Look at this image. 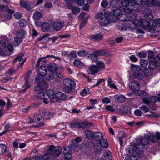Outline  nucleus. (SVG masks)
Wrapping results in <instances>:
<instances>
[{
    "label": "nucleus",
    "instance_id": "09e8293b",
    "mask_svg": "<svg viewBox=\"0 0 160 160\" xmlns=\"http://www.w3.org/2000/svg\"><path fill=\"white\" fill-rule=\"evenodd\" d=\"M49 57L52 58L54 59H58L59 61H60L61 60L60 58H59L58 57H56L52 55H48L46 57H42L40 58H39V59H40V61H41V60L45 59Z\"/></svg>",
    "mask_w": 160,
    "mask_h": 160
},
{
    "label": "nucleus",
    "instance_id": "49530a36",
    "mask_svg": "<svg viewBox=\"0 0 160 160\" xmlns=\"http://www.w3.org/2000/svg\"><path fill=\"white\" fill-rule=\"evenodd\" d=\"M140 64L142 68H145L147 66L148 62L147 60L142 59L140 60Z\"/></svg>",
    "mask_w": 160,
    "mask_h": 160
},
{
    "label": "nucleus",
    "instance_id": "b1692460",
    "mask_svg": "<svg viewBox=\"0 0 160 160\" xmlns=\"http://www.w3.org/2000/svg\"><path fill=\"white\" fill-rule=\"evenodd\" d=\"M39 72L40 73V74H42V75L46 76L45 77L46 79L47 77H48V75H50V73L49 72V73L48 74H46L47 71V68L45 67V66H41L40 68L39 69Z\"/></svg>",
    "mask_w": 160,
    "mask_h": 160
},
{
    "label": "nucleus",
    "instance_id": "4be33fe9",
    "mask_svg": "<svg viewBox=\"0 0 160 160\" xmlns=\"http://www.w3.org/2000/svg\"><path fill=\"white\" fill-rule=\"evenodd\" d=\"M95 65L99 71L101 70L102 69H104L105 68V63L101 61L98 60L97 61Z\"/></svg>",
    "mask_w": 160,
    "mask_h": 160
},
{
    "label": "nucleus",
    "instance_id": "f704fd0d",
    "mask_svg": "<svg viewBox=\"0 0 160 160\" xmlns=\"http://www.w3.org/2000/svg\"><path fill=\"white\" fill-rule=\"evenodd\" d=\"M90 93V91L88 87H86L82 91L80 94L82 96H86Z\"/></svg>",
    "mask_w": 160,
    "mask_h": 160
},
{
    "label": "nucleus",
    "instance_id": "f8f14e48",
    "mask_svg": "<svg viewBox=\"0 0 160 160\" xmlns=\"http://www.w3.org/2000/svg\"><path fill=\"white\" fill-rule=\"evenodd\" d=\"M48 147H51V148L50 151L51 156L57 157L61 154L62 150L61 148L58 149L53 145L49 146Z\"/></svg>",
    "mask_w": 160,
    "mask_h": 160
},
{
    "label": "nucleus",
    "instance_id": "e2e57ef3",
    "mask_svg": "<svg viewBox=\"0 0 160 160\" xmlns=\"http://www.w3.org/2000/svg\"><path fill=\"white\" fill-rule=\"evenodd\" d=\"M87 52L84 50H81L78 52V56L84 57L86 55Z\"/></svg>",
    "mask_w": 160,
    "mask_h": 160
},
{
    "label": "nucleus",
    "instance_id": "0eeeda50",
    "mask_svg": "<svg viewBox=\"0 0 160 160\" xmlns=\"http://www.w3.org/2000/svg\"><path fill=\"white\" fill-rule=\"evenodd\" d=\"M105 51H97L93 52V53L90 54L88 56V58L91 60L93 62H96L98 59L99 56H103L106 54Z\"/></svg>",
    "mask_w": 160,
    "mask_h": 160
},
{
    "label": "nucleus",
    "instance_id": "13d9d810",
    "mask_svg": "<svg viewBox=\"0 0 160 160\" xmlns=\"http://www.w3.org/2000/svg\"><path fill=\"white\" fill-rule=\"evenodd\" d=\"M142 136H139L137 137L136 138V142L137 143L135 144V145L137 144L138 145H142Z\"/></svg>",
    "mask_w": 160,
    "mask_h": 160
},
{
    "label": "nucleus",
    "instance_id": "58836bf2",
    "mask_svg": "<svg viewBox=\"0 0 160 160\" xmlns=\"http://www.w3.org/2000/svg\"><path fill=\"white\" fill-rule=\"evenodd\" d=\"M70 127L72 128H80L79 122L75 121L72 122L70 124Z\"/></svg>",
    "mask_w": 160,
    "mask_h": 160
},
{
    "label": "nucleus",
    "instance_id": "052dcab7",
    "mask_svg": "<svg viewBox=\"0 0 160 160\" xmlns=\"http://www.w3.org/2000/svg\"><path fill=\"white\" fill-rule=\"evenodd\" d=\"M150 22L152 23V24L151 25L152 28H153V27H156L158 25V19L157 20H150Z\"/></svg>",
    "mask_w": 160,
    "mask_h": 160
},
{
    "label": "nucleus",
    "instance_id": "4c0bfd02",
    "mask_svg": "<svg viewBox=\"0 0 160 160\" xmlns=\"http://www.w3.org/2000/svg\"><path fill=\"white\" fill-rule=\"evenodd\" d=\"M131 68L132 70L134 71V73L139 72L141 70V68L139 66L135 65H131Z\"/></svg>",
    "mask_w": 160,
    "mask_h": 160
},
{
    "label": "nucleus",
    "instance_id": "412c9836",
    "mask_svg": "<svg viewBox=\"0 0 160 160\" xmlns=\"http://www.w3.org/2000/svg\"><path fill=\"white\" fill-rule=\"evenodd\" d=\"M90 38L94 41H98L102 39L103 36L100 34H96L90 35Z\"/></svg>",
    "mask_w": 160,
    "mask_h": 160
},
{
    "label": "nucleus",
    "instance_id": "a18cd8bd",
    "mask_svg": "<svg viewBox=\"0 0 160 160\" xmlns=\"http://www.w3.org/2000/svg\"><path fill=\"white\" fill-rule=\"evenodd\" d=\"M31 73L32 71L30 70H29L27 72L25 75V81H31L30 78Z\"/></svg>",
    "mask_w": 160,
    "mask_h": 160
},
{
    "label": "nucleus",
    "instance_id": "864d4df0",
    "mask_svg": "<svg viewBox=\"0 0 160 160\" xmlns=\"http://www.w3.org/2000/svg\"><path fill=\"white\" fill-rule=\"evenodd\" d=\"M45 96V93L43 91L39 92L37 94V98L38 99H42Z\"/></svg>",
    "mask_w": 160,
    "mask_h": 160
},
{
    "label": "nucleus",
    "instance_id": "338daca9",
    "mask_svg": "<svg viewBox=\"0 0 160 160\" xmlns=\"http://www.w3.org/2000/svg\"><path fill=\"white\" fill-rule=\"evenodd\" d=\"M140 108L142 110L145 112H148L149 111V108L145 105H142L140 107Z\"/></svg>",
    "mask_w": 160,
    "mask_h": 160
},
{
    "label": "nucleus",
    "instance_id": "de8ad7c7",
    "mask_svg": "<svg viewBox=\"0 0 160 160\" xmlns=\"http://www.w3.org/2000/svg\"><path fill=\"white\" fill-rule=\"evenodd\" d=\"M137 55L141 58H146L147 55V53L145 52L142 51L137 53Z\"/></svg>",
    "mask_w": 160,
    "mask_h": 160
},
{
    "label": "nucleus",
    "instance_id": "1a4fd4ad",
    "mask_svg": "<svg viewBox=\"0 0 160 160\" xmlns=\"http://www.w3.org/2000/svg\"><path fill=\"white\" fill-rule=\"evenodd\" d=\"M35 123L37 124V127H40L44 125V118L39 114H37L34 117Z\"/></svg>",
    "mask_w": 160,
    "mask_h": 160
},
{
    "label": "nucleus",
    "instance_id": "6e6552de",
    "mask_svg": "<svg viewBox=\"0 0 160 160\" xmlns=\"http://www.w3.org/2000/svg\"><path fill=\"white\" fill-rule=\"evenodd\" d=\"M135 94L137 96L141 95L143 99V102L147 105L149 104V102L148 100V95L144 91L139 90L135 92Z\"/></svg>",
    "mask_w": 160,
    "mask_h": 160
},
{
    "label": "nucleus",
    "instance_id": "c756f323",
    "mask_svg": "<svg viewBox=\"0 0 160 160\" xmlns=\"http://www.w3.org/2000/svg\"><path fill=\"white\" fill-rule=\"evenodd\" d=\"M132 2L133 0H124L121 1V4L123 6L126 7L132 4Z\"/></svg>",
    "mask_w": 160,
    "mask_h": 160
},
{
    "label": "nucleus",
    "instance_id": "7c9ffc66",
    "mask_svg": "<svg viewBox=\"0 0 160 160\" xmlns=\"http://www.w3.org/2000/svg\"><path fill=\"white\" fill-rule=\"evenodd\" d=\"M85 136L88 139H91L94 137V133L91 131L87 130L85 132Z\"/></svg>",
    "mask_w": 160,
    "mask_h": 160
},
{
    "label": "nucleus",
    "instance_id": "c85d7f7f",
    "mask_svg": "<svg viewBox=\"0 0 160 160\" xmlns=\"http://www.w3.org/2000/svg\"><path fill=\"white\" fill-rule=\"evenodd\" d=\"M42 14L38 11L35 12L33 14V17L34 20H38L42 17Z\"/></svg>",
    "mask_w": 160,
    "mask_h": 160
},
{
    "label": "nucleus",
    "instance_id": "dca6fc26",
    "mask_svg": "<svg viewBox=\"0 0 160 160\" xmlns=\"http://www.w3.org/2000/svg\"><path fill=\"white\" fill-rule=\"evenodd\" d=\"M46 93L47 95L49 97L50 101L52 103L54 102L53 100L56 99V94L55 92L52 90L48 89L46 91Z\"/></svg>",
    "mask_w": 160,
    "mask_h": 160
},
{
    "label": "nucleus",
    "instance_id": "ddd939ff",
    "mask_svg": "<svg viewBox=\"0 0 160 160\" xmlns=\"http://www.w3.org/2000/svg\"><path fill=\"white\" fill-rule=\"evenodd\" d=\"M67 98V96L65 94L58 92L56 93V99H54L53 101L55 103L59 102L61 101V100H64L66 99Z\"/></svg>",
    "mask_w": 160,
    "mask_h": 160
},
{
    "label": "nucleus",
    "instance_id": "f3484780",
    "mask_svg": "<svg viewBox=\"0 0 160 160\" xmlns=\"http://www.w3.org/2000/svg\"><path fill=\"white\" fill-rule=\"evenodd\" d=\"M110 21L108 17H105L104 15V17L101 18L99 21V24L100 26H105L108 24Z\"/></svg>",
    "mask_w": 160,
    "mask_h": 160
},
{
    "label": "nucleus",
    "instance_id": "f257e3e1",
    "mask_svg": "<svg viewBox=\"0 0 160 160\" xmlns=\"http://www.w3.org/2000/svg\"><path fill=\"white\" fill-rule=\"evenodd\" d=\"M132 21L126 22V26L130 29H134L138 27H141L144 30L148 29L151 33H154V29L152 28L150 25V20L149 21L146 19H142L140 21L138 19L136 15L132 16Z\"/></svg>",
    "mask_w": 160,
    "mask_h": 160
},
{
    "label": "nucleus",
    "instance_id": "a211bd4d",
    "mask_svg": "<svg viewBox=\"0 0 160 160\" xmlns=\"http://www.w3.org/2000/svg\"><path fill=\"white\" fill-rule=\"evenodd\" d=\"M82 138L81 137H78L75 138L74 140L72 141L71 144V148L74 149L77 148L78 146V142H79L82 140Z\"/></svg>",
    "mask_w": 160,
    "mask_h": 160
},
{
    "label": "nucleus",
    "instance_id": "5fc2aeb1",
    "mask_svg": "<svg viewBox=\"0 0 160 160\" xmlns=\"http://www.w3.org/2000/svg\"><path fill=\"white\" fill-rule=\"evenodd\" d=\"M159 95V94H158V97H156L155 96H152L150 98V102L152 103H155L157 101H159L158 99H159L158 95Z\"/></svg>",
    "mask_w": 160,
    "mask_h": 160
},
{
    "label": "nucleus",
    "instance_id": "2eb2a0df",
    "mask_svg": "<svg viewBox=\"0 0 160 160\" xmlns=\"http://www.w3.org/2000/svg\"><path fill=\"white\" fill-rule=\"evenodd\" d=\"M48 147V146L46 147L45 148V151L44 152V155L41 156V159H42L44 160H47L51 158V156L50 152V149L51 148Z\"/></svg>",
    "mask_w": 160,
    "mask_h": 160
},
{
    "label": "nucleus",
    "instance_id": "cd10ccee",
    "mask_svg": "<svg viewBox=\"0 0 160 160\" xmlns=\"http://www.w3.org/2000/svg\"><path fill=\"white\" fill-rule=\"evenodd\" d=\"M41 29L44 32L49 30L50 28L49 24L47 22L43 23L41 25Z\"/></svg>",
    "mask_w": 160,
    "mask_h": 160
},
{
    "label": "nucleus",
    "instance_id": "bb28decb",
    "mask_svg": "<svg viewBox=\"0 0 160 160\" xmlns=\"http://www.w3.org/2000/svg\"><path fill=\"white\" fill-rule=\"evenodd\" d=\"M94 137L95 139L98 141H100L103 139V135L102 133L99 132L94 133Z\"/></svg>",
    "mask_w": 160,
    "mask_h": 160
},
{
    "label": "nucleus",
    "instance_id": "37998d69",
    "mask_svg": "<svg viewBox=\"0 0 160 160\" xmlns=\"http://www.w3.org/2000/svg\"><path fill=\"white\" fill-rule=\"evenodd\" d=\"M6 151V147L4 144H0V154H4Z\"/></svg>",
    "mask_w": 160,
    "mask_h": 160
},
{
    "label": "nucleus",
    "instance_id": "69168bd1",
    "mask_svg": "<svg viewBox=\"0 0 160 160\" xmlns=\"http://www.w3.org/2000/svg\"><path fill=\"white\" fill-rule=\"evenodd\" d=\"M102 102L103 103L107 104L110 102L111 100L108 98L106 97L102 99Z\"/></svg>",
    "mask_w": 160,
    "mask_h": 160
},
{
    "label": "nucleus",
    "instance_id": "a878e982",
    "mask_svg": "<svg viewBox=\"0 0 160 160\" xmlns=\"http://www.w3.org/2000/svg\"><path fill=\"white\" fill-rule=\"evenodd\" d=\"M31 81H25V83L22 86V91L24 92L28 88H30L31 87L30 84Z\"/></svg>",
    "mask_w": 160,
    "mask_h": 160
},
{
    "label": "nucleus",
    "instance_id": "72a5a7b5",
    "mask_svg": "<svg viewBox=\"0 0 160 160\" xmlns=\"http://www.w3.org/2000/svg\"><path fill=\"white\" fill-rule=\"evenodd\" d=\"M106 109L111 112L117 111L118 110L117 107L115 105H113L112 106L108 105L106 107Z\"/></svg>",
    "mask_w": 160,
    "mask_h": 160
},
{
    "label": "nucleus",
    "instance_id": "3c124183",
    "mask_svg": "<svg viewBox=\"0 0 160 160\" xmlns=\"http://www.w3.org/2000/svg\"><path fill=\"white\" fill-rule=\"evenodd\" d=\"M72 11L73 14H77L79 12L80 9L78 7H73L72 9Z\"/></svg>",
    "mask_w": 160,
    "mask_h": 160
},
{
    "label": "nucleus",
    "instance_id": "c03bdc74",
    "mask_svg": "<svg viewBox=\"0 0 160 160\" xmlns=\"http://www.w3.org/2000/svg\"><path fill=\"white\" fill-rule=\"evenodd\" d=\"M63 150L62 151L63 153L65 154L68 153H71V148L68 146H65L63 147Z\"/></svg>",
    "mask_w": 160,
    "mask_h": 160
},
{
    "label": "nucleus",
    "instance_id": "6e6d98bb",
    "mask_svg": "<svg viewBox=\"0 0 160 160\" xmlns=\"http://www.w3.org/2000/svg\"><path fill=\"white\" fill-rule=\"evenodd\" d=\"M127 137V135L125 134H123L121 137L119 138V141L120 145L122 146L123 144V140L124 138H125Z\"/></svg>",
    "mask_w": 160,
    "mask_h": 160
},
{
    "label": "nucleus",
    "instance_id": "7ed1b4c3",
    "mask_svg": "<svg viewBox=\"0 0 160 160\" xmlns=\"http://www.w3.org/2000/svg\"><path fill=\"white\" fill-rule=\"evenodd\" d=\"M129 7V8L126 7L123 9V12L125 13L128 14L127 15V18L123 22V24L125 27H121V29L123 31H125L126 29V28H128V26H126V22L128 21H132V16L133 15H136L132 13L133 10H136L135 8H134L132 4H130Z\"/></svg>",
    "mask_w": 160,
    "mask_h": 160
},
{
    "label": "nucleus",
    "instance_id": "aec40b11",
    "mask_svg": "<svg viewBox=\"0 0 160 160\" xmlns=\"http://www.w3.org/2000/svg\"><path fill=\"white\" fill-rule=\"evenodd\" d=\"M114 98L116 101L119 102H123L126 100L125 97L122 94H116L114 96Z\"/></svg>",
    "mask_w": 160,
    "mask_h": 160
},
{
    "label": "nucleus",
    "instance_id": "423d86ee",
    "mask_svg": "<svg viewBox=\"0 0 160 160\" xmlns=\"http://www.w3.org/2000/svg\"><path fill=\"white\" fill-rule=\"evenodd\" d=\"M63 83L66 86L64 88V91L68 93H73L75 92V89L73 88L76 83L72 80L65 79L63 81Z\"/></svg>",
    "mask_w": 160,
    "mask_h": 160
},
{
    "label": "nucleus",
    "instance_id": "20e7f679",
    "mask_svg": "<svg viewBox=\"0 0 160 160\" xmlns=\"http://www.w3.org/2000/svg\"><path fill=\"white\" fill-rule=\"evenodd\" d=\"M10 43V41L7 36H5L2 37L0 41L1 47L3 52H1L2 55L5 54L4 51H8L10 52H12V51L13 47Z\"/></svg>",
    "mask_w": 160,
    "mask_h": 160
},
{
    "label": "nucleus",
    "instance_id": "c9c22d12",
    "mask_svg": "<svg viewBox=\"0 0 160 160\" xmlns=\"http://www.w3.org/2000/svg\"><path fill=\"white\" fill-rule=\"evenodd\" d=\"M112 13L114 16L118 18L122 15V12L120 9H118L113 10Z\"/></svg>",
    "mask_w": 160,
    "mask_h": 160
},
{
    "label": "nucleus",
    "instance_id": "9d476101",
    "mask_svg": "<svg viewBox=\"0 0 160 160\" xmlns=\"http://www.w3.org/2000/svg\"><path fill=\"white\" fill-rule=\"evenodd\" d=\"M46 77V76L38 74L37 75L36 78V81L38 83L44 85L43 88H46L48 86V84L45 82L44 79Z\"/></svg>",
    "mask_w": 160,
    "mask_h": 160
},
{
    "label": "nucleus",
    "instance_id": "680f3d73",
    "mask_svg": "<svg viewBox=\"0 0 160 160\" xmlns=\"http://www.w3.org/2000/svg\"><path fill=\"white\" fill-rule=\"evenodd\" d=\"M24 54H22L18 55L13 60V62L15 63L17 61H18L19 62H20L22 61V58L24 56Z\"/></svg>",
    "mask_w": 160,
    "mask_h": 160
},
{
    "label": "nucleus",
    "instance_id": "393cba45",
    "mask_svg": "<svg viewBox=\"0 0 160 160\" xmlns=\"http://www.w3.org/2000/svg\"><path fill=\"white\" fill-rule=\"evenodd\" d=\"M143 3L142 0H133L132 5L137 10L139 5H141Z\"/></svg>",
    "mask_w": 160,
    "mask_h": 160
},
{
    "label": "nucleus",
    "instance_id": "5701e85b",
    "mask_svg": "<svg viewBox=\"0 0 160 160\" xmlns=\"http://www.w3.org/2000/svg\"><path fill=\"white\" fill-rule=\"evenodd\" d=\"M21 6L25 9L27 11H29L31 9L30 7V3L24 1H21L20 2Z\"/></svg>",
    "mask_w": 160,
    "mask_h": 160
},
{
    "label": "nucleus",
    "instance_id": "ea45409f",
    "mask_svg": "<svg viewBox=\"0 0 160 160\" xmlns=\"http://www.w3.org/2000/svg\"><path fill=\"white\" fill-rule=\"evenodd\" d=\"M89 125H92V124L91 123H89L88 122H79V125L80 126V128H85L88 126Z\"/></svg>",
    "mask_w": 160,
    "mask_h": 160
},
{
    "label": "nucleus",
    "instance_id": "4d7b16f0",
    "mask_svg": "<svg viewBox=\"0 0 160 160\" xmlns=\"http://www.w3.org/2000/svg\"><path fill=\"white\" fill-rule=\"evenodd\" d=\"M43 87L44 85H42V84H40V85H37L35 87L34 90L37 92L38 91H39L40 90L45 89L46 88H43Z\"/></svg>",
    "mask_w": 160,
    "mask_h": 160
},
{
    "label": "nucleus",
    "instance_id": "4468645a",
    "mask_svg": "<svg viewBox=\"0 0 160 160\" xmlns=\"http://www.w3.org/2000/svg\"><path fill=\"white\" fill-rule=\"evenodd\" d=\"M64 25V22L63 21L55 22L52 24V27L55 30L59 31L62 29Z\"/></svg>",
    "mask_w": 160,
    "mask_h": 160
},
{
    "label": "nucleus",
    "instance_id": "8fccbe9b",
    "mask_svg": "<svg viewBox=\"0 0 160 160\" xmlns=\"http://www.w3.org/2000/svg\"><path fill=\"white\" fill-rule=\"evenodd\" d=\"M148 139L152 142H155L157 140L154 133L152 134H150L148 137Z\"/></svg>",
    "mask_w": 160,
    "mask_h": 160
},
{
    "label": "nucleus",
    "instance_id": "603ef678",
    "mask_svg": "<svg viewBox=\"0 0 160 160\" xmlns=\"http://www.w3.org/2000/svg\"><path fill=\"white\" fill-rule=\"evenodd\" d=\"M19 24L20 26L22 27H23L27 24V22L24 19H21L19 21Z\"/></svg>",
    "mask_w": 160,
    "mask_h": 160
},
{
    "label": "nucleus",
    "instance_id": "39448f33",
    "mask_svg": "<svg viewBox=\"0 0 160 160\" xmlns=\"http://www.w3.org/2000/svg\"><path fill=\"white\" fill-rule=\"evenodd\" d=\"M160 66V54H159L157 57L150 60L149 66V68H146L144 71L145 74L149 75L152 72V70H149L148 69H154L157 66Z\"/></svg>",
    "mask_w": 160,
    "mask_h": 160
},
{
    "label": "nucleus",
    "instance_id": "774afa93",
    "mask_svg": "<svg viewBox=\"0 0 160 160\" xmlns=\"http://www.w3.org/2000/svg\"><path fill=\"white\" fill-rule=\"evenodd\" d=\"M142 145L143 146H145L148 143L149 140L148 139V138H147L146 137L144 138L142 137Z\"/></svg>",
    "mask_w": 160,
    "mask_h": 160
},
{
    "label": "nucleus",
    "instance_id": "9b49d317",
    "mask_svg": "<svg viewBox=\"0 0 160 160\" xmlns=\"http://www.w3.org/2000/svg\"><path fill=\"white\" fill-rule=\"evenodd\" d=\"M128 86L130 89L135 92L138 91L140 88V84L138 82L136 81L130 82L128 83Z\"/></svg>",
    "mask_w": 160,
    "mask_h": 160
},
{
    "label": "nucleus",
    "instance_id": "f03ea898",
    "mask_svg": "<svg viewBox=\"0 0 160 160\" xmlns=\"http://www.w3.org/2000/svg\"><path fill=\"white\" fill-rule=\"evenodd\" d=\"M48 72L50 73V75H48V77L47 76L46 78V79L48 80H52L54 78V73H55L56 76L57 78L59 79H62L63 76L62 74L58 72V68L57 65L53 64H50L48 67Z\"/></svg>",
    "mask_w": 160,
    "mask_h": 160
},
{
    "label": "nucleus",
    "instance_id": "bf43d9fd",
    "mask_svg": "<svg viewBox=\"0 0 160 160\" xmlns=\"http://www.w3.org/2000/svg\"><path fill=\"white\" fill-rule=\"evenodd\" d=\"M73 2H76L77 4L79 6L83 5L84 3V0H72Z\"/></svg>",
    "mask_w": 160,
    "mask_h": 160
},
{
    "label": "nucleus",
    "instance_id": "2f4dec72",
    "mask_svg": "<svg viewBox=\"0 0 160 160\" xmlns=\"http://www.w3.org/2000/svg\"><path fill=\"white\" fill-rule=\"evenodd\" d=\"M143 75L141 70L139 72H136L134 73V77L135 78L142 79L143 78Z\"/></svg>",
    "mask_w": 160,
    "mask_h": 160
},
{
    "label": "nucleus",
    "instance_id": "473e14b6",
    "mask_svg": "<svg viewBox=\"0 0 160 160\" xmlns=\"http://www.w3.org/2000/svg\"><path fill=\"white\" fill-rule=\"evenodd\" d=\"M99 144L102 147L104 148H107L108 146L107 141L104 139H102L100 141Z\"/></svg>",
    "mask_w": 160,
    "mask_h": 160
},
{
    "label": "nucleus",
    "instance_id": "a19ab883",
    "mask_svg": "<svg viewBox=\"0 0 160 160\" xmlns=\"http://www.w3.org/2000/svg\"><path fill=\"white\" fill-rule=\"evenodd\" d=\"M73 64L75 66L80 67L83 65V63L79 60L76 59L73 62Z\"/></svg>",
    "mask_w": 160,
    "mask_h": 160
},
{
    "label": "nucleus",
    "instance_id": "e433bc0d",
    "mask_svg": "<svg viewBox=\"0 0 160 160\" xmlns=\"http://www.w3.org/2000/svg\"><path fill=\"white\" fill-rule=\"evenodd\" d=\"M53 114L52 112L48 111L44 113V117L45 119H49L52 117Z\"/></svg>",
    "mask_w": 160,
    "mask_h": 160
},
{
    "label": "nucleus",
    "instance_id": "6ab92c4d",
    "mask_svg": "<svg viewBox=\"0 0 160 160\" xmlns=\"http://www.w3.org/2000/svg\"><path fill=\"white\" fill-rule=\"evenodd\" d=\"M99 71L95 65H93L90 66L88 72L89 74L95 75Z\"/></svg>",
    "mask_w": 160,
    "mask_h": 160
},
{
    "label": "nucleus",
    "instance_id": "0e129e2a",
    "mask_svg": "<svg viewBox=\"0 0 160 160\" xmlns=\"http://www.w3.org/2000/svg\"><path fill=\"white\" fill-rule=\"evenodd\" d=\"M108 4V2L107 0H102L101 3V6L103 8L107 7Z\"/></svg>",
    "mask_w": 160,
    "mask_h": 160
},
{
    "label": "nucleus",
    "instance_id": "79ce46f5",
    "mask_svg": "<svg viewBox=\"0 0 160 160\" xmlns=\"http://www.w3.org/2000/svg\"><path fill=\"white\" fill-rule=\"evenodd\" d=\"M25 34V32L22 30H21L18 31L16 34V37L21 38V39H22L24 38Z\"/></svg>",
    "mask_w": 160,
    "mask_h": 160
}]
</instances>
